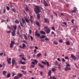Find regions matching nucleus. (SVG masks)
<instances>
[{"mask_svg":"<svg viewBox=\"0 0 79 79\" xmlns=\"http://www.w3.org/2000/svg\"><path fill=\"white\" fill-rule=\"evenodd\" d=\"M18 27L19 29H20V30H21V27L20 26V25L18 26Z\"/></svg>","mask_w":79,"mask_h":79,"instance_id":"60","label":"nucleus"},{"mask_svg":"<svg viewBox=\"0 0 79 79\" xmlns=\"http://www.w3.org/2000/svg\"><path fill=\"white\" fill-rule=\"evenodd\" d=\"M12 74H13L12 76L13 77V76H15V75H16V73L14 72H13Z\"/></svg>","mask_w":79,"mask_h":79,"instance_id":"34","label":"nucleus"},{"mask_svg":"<svg viewBox=\"0 0 79 79\" xmlns=\"http://www.w3.org/2000/svg\"><path fill=\"white\" fill-rule=\"evenodd\" d=\"M40 32L41 34L45 35V32L44 31H40Z\"/></svg>","mask_w":79,"mask_h":79,"instance_id":"11","label":"nucleus"},{"mask_svg":"<svg viewBox=\"0 0 79 79\" xmlns=\"http://www.w3.org/2000/svg\"><path fill=\"white\" fill-rule=\"evenodd\" d=\"M52 30H53V31H55V27H52Z\"/></svg>","mask_w":79,"mask_h":79,"instance_id":"51","label":"nucleus"},{"mask_svg":"<svg viewBox=\"0 0 79 79\" xmlns=\"http://www.w3.org/2000/svg\"><path fill=\"white\" fill-rule=\"evenodd\" d=\"M6 8L7 10H10V7L8 6H6Z\"/></svg>","mask_w":79,"mask_h":79,"instance_id":"38","label":"nucleus"},{"mask_svg":"<svg viewBox=\"0 0 79 79\" xmlns=\"http://www.w3.org/2000/svg\"><path fill=\"white\" fill-rule=\"evenodd\" d=\"M22 21L23 23H22L21 22H20V24L21 26H22V27H24V24H25L26 22L27 23H29V20L28 19L25 18L24 19L23 18H22Z\"/></svg>","mask_w":79,"mask_h":79,"instance_id":"1","label":"nucleus"},{"mask_svg":"<svg viewBox=\"0 0 79 79\" xmlns=\"http://www.w3.org/2000/svg\"><path fill=\"white\" fill-rule=\"evenodd\" d=\"M38 32L36 31L35 33V35H36L37 36V37H40V34L39 33H37Z\"/></svg>","mask_w":79,"mask_h":79,"instance_id":"9","label":"nucleus"},{"mask_svg":"<svg viewBox=\"0 0 79 79\" xmlns=\"http://www.w3.org/2000/svg\"><path fill=\"white\" fill-rule=\"evenodd\" d=\"M18 75L19 76V77H22V75L20 73H19L18 74Z\"/></svg>","mask_w":79,"mask_h":79,"instance_id":"22","label":"nucleus"},{"mask_svg":"<svg viewBox=\"0 0 79 79\" xmlns=\"http://www.w3.org/2000/svg\"><path fill=\"white\" fill-rule=\"evenodd\" d=\"M17 34H18V35H20V32H19V31H18L17 32Z\"/></svg>","mask_w":79,"mask_h":79,"instance_id":"62","label":"nucleus"},{"mask_svg":"<svg viewBox=\"0 0 79 79\" xmlns=\"http://www.w3.org/2000/svg\"><path fill=\"white\" fill-rule=\"evenodd\" d=\"M13 32H12V36H15V32H16V31H15L14 30V29H13Z\"/></svg>","mask_w":79,"mask_h":79,"instance_id":"8","label":"nucleus"},{"mask_svg":"<svg viewBox=\"0 0 79 79\" xmlns=\"http://www.w3.org/2000/svg\"><path fill=\"white\" fill-rule=\"evenodd\" d=\"M67 66H70V65L69 64H66Z\"/></svg>","mask_w":79,"mask_h":79,"instance_id":"55","label":"nucleus"},{"mask_svg":"<svg viewBox=\"0 0 79 79\" xmlns=\"http://www.w3.org/2000/svg\"><path fill=\"white\" fill-rule=\"evenodd\" d=\"M44 22L45 23H50V21H49V20L47 19V18H44Z\"/></svg>","mask_w":79,"mask_h":79,"instance_id":"6","label":"nucleus"},{"mask_svg":"<svg viewBox=\"0 0 79 79\" xmlns=\"http://www.w3.org/2000/svg\"><path fill=\"white\" fill-rule=\"evenodd\" d=\"M36 25H37V26H39V27H40V23H39V22L37 21L36 22Z\"/></svg>","mask_w":79,"mask_h":79,"instance_id":"15","label":"nucleus"},{"mask_svg":"<svg viewBox=\"0 0 79 79\" xmlns=\"http://www.w3.org/2000/svg\"><path fill=\"white\" fill-rule=\"evenodd\" d=\"M59 42L60 43H63V40H59Z\"/></svg>","mask_w":79,"mask_h":79,"instance_id":"48","label":"nucleus"},{"mask_svg":"<svg viewBox=\"0 0 79 79\" xmlns=\"http://www.w3.org/2000/svg\"><path fill=\"white\" fill-rule=\"evenodd\" d=\"M12 63L13 65L14 66V64H15V63H16V61H15V60H14V59H12Z\"/></svg>","mask_w":79,"mask_h":79,"instance_id":"10","label":"nucleus"},{"mask_svg":"<svg viewBox=\"0 0 79 79\" xmlns=\"http://www.w3.org/2000/svg\"><path fill=\"white\" fill-rule=\"evenodd\" d=\"M30 37L31 39V41L33 40V38L32 37V36H30Z\"/></svg>","mask_w":79,"mask_h":79,"instance_id":"40","label":"nucleus"},{"mask_svg":"<svg viewBox=\"0 0 79 79\" xmlns=\"http://www.w3.org/2000/svg\"><path fill=\"white\" fill-rule=\"evenodd\" d=\"M57 60H58V61H61V60H60V58H57Z\"/></svg>","mask_w":79,"mask_h":79,"instance_id":"58","label":"nucleus"},{"mask_svg":"<svg viewBox=\"0 0 79 79\" xmlns=\"http://www.w3.org/2000/svg\"><path fill=\"white\" fill-rule=\"evenodd\" d=\"M3 67V65L2 64H0V68H2Z\"/></svg>","mask_w":79,"mask_h":79,"instance_id":"63","label":"nucleus"},{"mask_svg":"<svg viewBox=\"0 0 79 79\" xmlns=\"http://www.w3.org/2000/svg\"><path fill=\"white\" fill-rule=\"evenodd\" d=\"M3 74L4 76H6V71H4L3 72Z\"/></svg>","mask_w":79,"mask_h":79,"instance_id":"16","label":"nucleus"},{"mask_svg":"<svg viewBox=\"0 0 79 79\" xmlns=\"http://www.w3.org/2000/svg\"><path fill=\"white\" fill-rule=\"evenodd\" d=\"M35 67V66H34V65H31V68H34Z\"/></svg>","mask_w":79,"mask_h":79,"instance_id":"44","label":"nucleus"},{"mask_svg":"<svg viewBox=\"0 0 79 79\" xmlns=\"http://www.w3.org/2000/svg\"><path fill=\"white\" fill-rule=\"evenodd\" d=\"M38 65L39 66H40V68H44V65L40 63L38 64Z\"/></svg>","mask_w":79,"mask_h":79,"instance_id":"12","label":"nucleus"},{"mask_svg":"<svg viewBox=\"0 0 79 79\" xmlns=\"http://www.w3.org/2000/svg\"><path fill=\"white\" fill-rule=\"evenodd\" d=\"M59 67H58V68L59 69H61V67H60V64H59L58 65Z\"/></svg>","mask_w":79,"mask_h":79,"instance_id":"50","label":"nucleus"},{"mask_svg":"<svg viewBox=\"0 0 79 79\" xmlns=\"http://www.w3.org/2000/svg\"><path fill=\"white\" fill-rule=\"evenodd\" d=\"M42 63H43V64H44V65H45L46 64V62H41Z\"/></svg>","mask_w":79,"mask_h":79,"instance_id":"36","label":"nucleus"},{"mask_svg":"<svg viewBox=\"0 0 79 79\" xmlns=\"http://www.w3.org/2000/svg\"><path fill=\"white\" fill-rule=\"evenodd\" d=\"M63 23V24H64V25H66V22H64Z\"/></svg>","mask_w":79,"mask_h":79,"instance_id":"59","label":"nucleus"},{"mask_svg":"<svg viewBox=\"0 0 79 79\" xmlns=\"http://www.w3.org/2000/svg\"><path fill=\"white\" fill-rule=\"evenodd\" d=\"M53 44H55V45H58V42H56V41H54L53 42Z\"/></svg>","mask_w":79,"mask_h":79,"instance_id":"21","label":"nucleus"},{"mask_svg":"<svg viewBox=\"0 0 79 79\" xmlns=\"http://www.w3.org/2000/svg\"><path fill=\"white\" fill-rule=\"evenodd\" d=\"M21 64H26V63H25V62L23 61V62H22L21 63Z\"/></svg>","mask_w":79,"mask_h":79,"instance_id":"39","label":"nucleus"},{"mask_svg":"<svg viewBox=\"0 0 79 79\" xmlns=\"http://www.w3.org/2000/svg\"><path fill=\"white\" fill-rule=\"evenodd\" d=\"M15 23L16 24H19V21L18 20H17L15 21Z\"/></svg>","mask_w":79,"mask_h":79,"instance_id":"19","label":"nucleus"},{"mask_svg":"<svg viewBox=\"0 0 79 79\" xmlns=\"http://www.w3.org/2000/svg\"><path fill=\"white\" fill-rule=\"evenodd\" d=\"M7 27H8V28L9 29H11V27H10V26H7Z\"/></svg>","mask_w":79,"mask_h":79,"instance_id":"56","label":"nucleus"},{"mask_svg":"<svg viewBox=\"0 0 79 79\" xmlns=\"http://www.w3.org/2000/svg\"><path fill=\"white\" fill-rule=\"evenodd\" d=\"M19 57H24V55L23 54L20 55H19Z\"/></svg>","mask_w":79,"mask_h":79,"instance_id":"30","label":"nucleus"},{"mask_svg":"<svg viewBox=\"0 0 79 79\" xmlns=\"http://www.w3.org/2000/svg\"><path fill=\"white\" fill-rule=\"evenodd\" d=\"M30 21L31 22V23L32 24V23H33V20H32V19H30Z\"/></svg>","mask_w":79,"mask_h":79,"instance_id":"29","label":"nucleus"},{"mask_svg":"<svg viewBox=\"0 0 79 79\" xmlns=\"http://www.w3.org/2000/svg\"><path fill=\"white\" fill-rule=\"evenodd\" d=\"M71 58H72V59H73L74 60H76V57H75L74 55H73V54H72L71 55Z\"/></svg>","mask_w":79,"mask_h":79,"instance_id":"7","label":"nucleus"},{"mask_svg":"<svg viewBox=\"0 0 79 79\" xmlns=\"http://www.w3.org/2000/svg\"><path fill=\"white\" fill-rule=\"evenodd\" d=\"M18 78H19V77L17 76L15 77L14 78V79H18Z\"/></svg>","mask_w":79,"mask_h":79,"instance_id":"33","label":"nucleus"},{"mask_svg":"<svg viewBox=\"0 0 79 79\" xmlns=\"http://www.w3.org/2000/svg\"><path fill=\"white\" fill-rule=\"evenodd\" d=\"M12 10L13 11H14V12H15L16 11V10H15V9L14 8L12 9Z\"/></svg>","mask_w":79,"mask_h":79,"instance_id":"47","label":"nucleus"},{"mask_svg":"<svg viewBox=\"0 0 79 79\" xmlns=\"http://www.w3.org/2000/svg\"><path fill=\"white\" fill-rule=\"evenodd\" d=\"M31 64H33V65H35V62H31Z\"/></svg>","mask_w":79,"mask_h":79,"instance_id":"54","label":"nucleus"},{"mask_svg":"<svg viewBox=\"0 0 79 79\" xmlns=\"http://www.w3.org/2000/svg\"><path fill=\"white\" fill-rule=\"evenodd\" d=\"M11 76V74L10 73H8L7 75V78H9Z\"/></svg>","mask_w":79,"mask_h":79,"instance_id":"23","label":"nucleus"},{"mask_svg":"<svg viewBox=\"0 0 79 79\" xmlns=\"http://www.w3.org/2000/svg\"><path fill=\"white\" fill-rule=\"evenodd\" d=\"M40 39H45V35H42L40 37Z\"/></svg>","mask_w":79,"mask_h":79,"instance_id":"13","label":"nucleus"},{"mask_svg":"<svg viewBox=\"0 0 79 79\" xmlns=\"http://www.w3.org/2000/svg\"><path fill=\"white\" fill-rule=\"evenodd\" d=\"M41 55L42 54H41V53H39L37 55V57H40V56H41Z\"/></svg>","mask_w":79,"mask_h":79,"instance_id":"25","label":"nucleus"},{"mask_svg":"<svg viewBox=\"0 0 79 79\" xmlns=\"http://www.w3.org/2000/svg\"><path fill=\"white\" fill-rule=\"evenodd\" d=\"M71 12L72 13H76V11H75V10H73L71 11Z\"/></svg>","mask_w":79,"mask_h":79,"instance_id":"45","label":"nucleus"},{"mask_svg":"<svg viewBox=\"0 0 79 79\" xmlns=\"http://www.w3.org/2000/svg\"><path fill=\"white\" fill-rule=\"evenodd\" d=\"M64 69L66 71H71V68H69L68 67H66Z\"/></svg>","mask_w":79,"mask_h":79,"instance_id":"5","label":"nucleus"},{"mask_svg":"<svg viewBox=\"0 0 79 79\" xmlns=\"http://www.w3.org/2000/svg\"><path fill=\"white\" fill-rule=\"evenodd\" d=\"M7 61L8 62V63L9 64H11V62H10V61H9V60L8 59H7Z\"/></svg>","mask_w":79,"mask_h":79,"instance_id":"32","label":"nucleus"},{"mask_svg":"<svg viewBox=\"0 0 79 79\" xmlns=\"http://www.w3.org/2000/svg\"><path fill=\"white\" fill-rule=\"evenodd\" d=\"M21 72L23 73V74H26V71H24L23 70H22Z\"/></svg>","mask_w":79,"mask_h":79,"instance_id":"28","label":"nucleus"},{"mask_svg":"<svg viewBox=\"0 0 79 79\" xmlns=\"http://www.w3.org/2000/svg\"><path fill=\"white\" fill-rule=\"evenodd\" d=\"M34 61L35 63L36 64H37V62H38V61L37 60H34Z\"/></svg>","mask_w":79,"mask_h":79,"instance_id":"43","label":"nucleus"},{"mask_svg":"<svg viewBox=\"0 0 79 79\" xmlns=\"http://www.w3.org/2000/svg\"><path fill=\"white\" fill-rule=\"evenodd\" d=\"M40 8L39 6H35V8L34 9V11L36 14H38L40 12Z\"/></svg>","mask_w":79,"mask_h":79,"instance_id":"2","label":"nucleus"},{"mask_svg":"<svg viewBox=\"0 0 79 79\" xmlns=\"http://www.w3.org/2000/svg\"><path fill=\"white\" fill-rule=\"evenodd\" d=\"M26 44H24V43L23 44V46H22V48H23V49H24V48H25V47H26Z\"/></svg>","mask_w":79,"mask_h":79,"instance_id":"24","label":"nucleus"},{"mask_svg":"<svg viewBox=\"0 0 79 79\" xmlns=\"http://www.w3.org/2000/svg\"><path fill=\"white\" fill-rule=\"evenodd\" d=\"M43 3L44 5L45 6H48V5H47V4L45 1H44Z\"/></svg>","mask_w":79,"mask_h":79,"instance_id":"18","label":"nucleus"},{"mask_svg":"<svg viewBox=\"0 0 79 79\" xmlns=\"http://www.w3.org/2000/svg\"><path fill=\"white\" fill-rule=\"evenodd\" d=\"M45 40L46 41H48V40H49L48 39L47 37H46L45 38Z\"/></svg>","mask_w":79,"mask_h":79,"instance_id":"41","label":"nucleus"},{"mask_svg":"<svg viewBox=\"0 0 79 79\" xmlns=\"http://www.w3.org/2000/svg\"><path fill=\"white\" fill-rule=\"evenodd\" d=\"M73 10H74V11H75L76 12V11L77 10V8H76V7H74L73 8Z\"/></svg>","mask_w":79,"mask_h":79,"instance_id":"37","label":"nucleus"},{"mask_svg":"<svg viewBox=\"0 0 79 79\" xmlns=\"http://www.w3.org/2000/svg\"><path fill=\"white\" fill-rule=\"evenodd\" d=\"M3 11H4L3 13L5 14V11H6V10H5V9H4Z\"/></svg>","mask_w":79,"mask_h":79,"instance_id":"61","label":"nucleus"},{"mask_svg":"<svg viewBox=\"0 0 79 79\" xmlns=\"http://www.w3.org/2000/svg\"><path fill=\"white\" fill-rule=\"evenodd\" d=\"M48 76H50V79H53V78H52V77L51 76V74H52V71H51V70H49L48 73Z\"/></svg>","mask_w":79,"mask_h":79,"instance_id":"4","label":"nucleus"},{"mask_svg":"<svg viewBox=\"0 0 79 79\" xmlns=\"http://www.w3.org/2000/svg\"><path fill=\"white\" fill-rule=\"evenodd\" d=\"M11 44H12L13 45H15V41H11Z\"/></svg>","mask_w":79,"mask_h":79,"instance_id":"26","label":"nucleus"},{"mask_svg":"<svg viewBox=\"0 0 79 79\" xmlns=\"http://www.w3.org/2000/svg\"><path fill=\"white\" fill-rule=\"evenodd\" d=\"M24 35V38L25 39V40H27V36H26V35Z\"/></svg>","mask_w":79,"mask_h":79,"instance_id":"35","label":"nucleus"},{"mask_svg":"<svg viewBox=\"0 0 79 79\" xmlns=\"http://www.w3.org/2000/svg\"><path fill=\"white\" fill-rule=\"evenodd\" d=\"M34 52L35 53H36V52H37V50L36 49H35L34 50Z\"/></svg>","mask_w":79,"mask_h":79,"instance_id":"52","label":"nucleus"},{"mask_svg":"<svg viewBox=\"0 0 79 79\" xmlns=\"http://www.w3.org/2000/svg\"><path fill=\"white\" fill-rule=\"evenodd\" d=\"M44 28L45 29V32H46L47 34H49L50 32V29L48 28V26H44Z\"/></svg>","mask_w":79,"mask_h":79,"instance_id":"3","label":"nucleus"},{"mask_svg":"<svg viewBox=\"0 0 79 79\" xmlns=\"http://www.w3.org/2000/svg\"><path fill=\"white\" fill-rule=\"evenodd\" d=\"M13 27L14 28V29L16 31V28H17V27H16V25H15V26H13Z\"/></svg>","mask_w":79,"mask_h":79,"instance_id":"20","label":"nucleus"},{"mask_svg":"<svg viewBox=\"0 0 79 79\" xmlns=\"http://www.w3.org/2000/svg\"><path fill=\"white\" fill-rule=\"evenodd\" d=\"M5 21V20L2 19L1 20V22L2 23H3L4 21Z\"/></svg>","mask_w":79,"mask_h":79,"instance_id":"64","label":"nucleus"},{"mask_svg":"<svg viewBox=\"0 0 79 79\" xmlns=\"http://www.w3.org/2000/svg\"><path fill=\"white\" fill-rule=\"evenodd\" d=\"M45 62H46V64L47 65V66H50V64H49V63H48V61H47L45 60Z\"/></svg>","mask_w":79,"mask_h":79,"instance_id":"14","label":"nucleus"},{"mask_svg":"<svg viewBox=\"0 0 79 79\" xmlns=\"http://www.w3.org/2000/svg\"><path fill=\"white\" fill-rule=\"evenodd\" d=\"M37 17L38 19H40V15L39 14H37Z\"/></svg>","mask_w":79,"mask_h":79,"instance_id":"17","label":"nucleus"},{"mask_svg":"<svg viewBox=\"0 0 79 79\" xmlns=\"http://www.w3.org/2000/svg\"><path fill=\"white\" fill-rule=\"evenodd\" d=\"M29 32L30 34H31L32 33V31H31V30H29Z\"/></svg>","mask_w":79,"mask_h":79,"instance_id":"53","label":"nucleus"},{"mask_svg":"<svg viewBox=\"0 0 79 79\" xmlns=\"http://www.w3.org/2000/svg\"><path fill=\"white\" fill-rule=\"evenodd\" d=\"M10 48H13V44L10 43Z\"/></svg>","mask_w":79,"mask_h":79,"instance_id":"27","label":"nucleus"},{"mask_svg":"<svg viewBox=\"0 0 79 79\" xmlns=\"http://www.w3.org/2000/svg\"><path fill=\"white\" fill-rule=\"evenodd\" d=\"M22 58L23 60L24 61H26V59H25V58H24V57H22Z\"/></svg>","mask_w":79,"mask_h":79,"instance_id":"46","label":"nucleus"},{"mask_svg":"<svg viewBox=\"0 0 79 79\" xmlns=\"http://www.w3.org/2000/svg\"><path fill=\"white\" fill-rule=\"evenodd\" d=\"M55 64L56 65H57V64H58V62L57 61H56L55 62Z\"/></svg>","mask_w":79,"mask_h":79,"instance_id":"49","label":"nucleus"},{"mask_svg":"<svg viewBox=\"0 0 79 79\" xmlns=\"http://www.w3.org/2000/svg\"><path fill=\"white\" fill-rule=\"evenodd\" d=\"M52 71L53 72H55V69L54 68H53L52 69Z\"/></svg>","mask_w":79,"mask_h":79,"instance_id":"42","label":"nucleus"},{"mask_svg":"<svg viewBox=\"0 0 79 79\" xmlns=\"http://www.w3.org/2000/svg\"><path fill=\"white\" fill-rule=\"evenodd\" d=\"M66 44L67 45H69V42L67 41L66 42Z\"/></svg>","mask_w":79,"mask_h":79,"instance_id":"31","label":"nucleus"},{"mask_svg":"<svg viewBox=\"0 0 79 79\" xmlns=\"http://www.w3.org/2000/svg\"><path fill=\"white\" fill-rule=\"evenodd\" d=\"M62 61L63 62H65V60H64V58L62 59Z\"/></svg>","mask_w":79,"mask_h":79,"instance_id":"57","label":"nucleus"}]
</instances>
